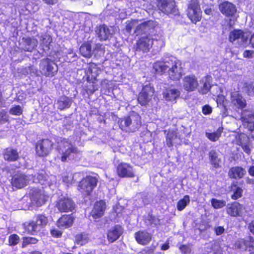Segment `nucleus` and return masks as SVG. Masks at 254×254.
<instances>
[{
  "instance_id": "nucleus-64",
  "label": "nucleus",
  "mask_w": 254,
  "mask_h": 254,
  "mask_svg": "<svg viewBox=\"0 0 254 254\" xmlns=\"http://www.w3.org/2000/svg\"><path fill=\"white\" fill-rule=\"evenodd\" d=\"M63 254H73L70 253H63Z\"/></svg>"
},
{
  "instance_id": "nucleus-11",
  "label": "nucleus",
  "mask_w": 254,
  "mask_h": 254,
  "mask_svg": "<svg viewBox=\"0 0 254 254\" xmlns=\"http://www.w3.org/2000/svg\"><path fill=\"white\" fill-rule=\"evenodd\" d=\"M152 44L153 41L148 35L140 37L136 42L134 50L135 52L147 53L152 47Z\"/></svg>"
},
{
  "instance_id": "nucleus-1",
  "label": "nucleus",
  "mask_w": 254,
  "mask_h": 254,
  "mask_svg": "<svg viewBox=\"0 0 254 254\" xmlns=\"http://www.w3.org/2000/svg\"><path fill=\"white\" fill-rule=\"evenodd\" d=\"M98 183V179L97 177L87 175L78 182L77 190L83 196H89L92 194Z\"/></svg>"
},
{
  "instance_id": "nucleus-49",
  "label": "nucleus",
  "mask_w": 254,
  "mask_h": 254,
  "mask_svg": "<svg viewBox=\"0 0 254 254\" xmlns=\"http://www.w3.org/2000/svg\"><path fill=\"white\" fill-rule=\"evenodd\" d=\"M179 250L183 254H190L191 252V248L190 245H181L179 247Z\"/></svg>"
},
{
  "instance_id": "nucleus-2",
  "label": "nucleus",
  "mask_w": 254,
  "mask_h": 254,
  "mask_svg": "<svg viewBox=\"0 0 254 254\" xmlns=\"http://www.w3.org/2000/svg\"><path fill=\"white\" fill-rule=\"evenodd\" d=\"M188 18L193 23L196 24L201 21L202 11L199 0H190L187 9Z\"/></svg>"
},
{
  "instance_id": "nucleus-47",
  "label": "nucleus",
  "mask_w": 254,
  "mask_h": 254,
  "mask_svg": "<svg viewBox=\"0 0 254 254\" xmlns=\"http://www.w3.org/2000/svg\"><path fill=\"white\" fill-rule=\"evenodd\" d=\"M138 22L137 19H131L129 21H127L126 22L125 26L126 30L127 32L130 33L131 31L132 28L135 26Z\"/></svg>"
},
{
  "instance_id": "nucleus-7",
  "label": "nucleus",
  "mask_w": 254,
  "mask_h": 254,
  "mask_svg": "<svg viewBox=\"0 0 254 254\" xmlns=\"http://www.w3.org/2000/svg\"><path fill=\"white\" fill-rule=\"evenodd\" d=\"M157 26V23L156 21L152 20H146L138 24L135 27L134 33L136 36L149 34L154 31Z\"/></svg>"
},
{
  "instance_id": "nucleus-9",
  "label": "nucleus",
  "mask_w": 254,
  "mask_h": 254,
  "mask_svg": "<svg viewBox=\"0 0 254 254\" xmlns=\"http://www.w3.org/2000/svg\"><path fill=\"white\" fill-rule=\"evenodd\" d=\"M76 205L73 200L68 197H63L60 198L56 203V207L61 213L73 211Z\"/></svg>"
},
{
  "instance_id": "nucleus-46",
  "label": "nucleus",
  "mask_w": 254,
  "mask_h": 254,
  "mask_svg": "<svg viewBox=\"0 0 254 254\" xmlns=\"http://www.w3.org/2000/svg\"><path fill=\"white\" fill-rule=\"evenodd\" d=\"M38 240L34 237H24L23 238V241L22 243V247L24 248L27 245L33 244H35L37 243Z\"/></svg>"
},
{
  "instance_id": "nucleus-25",
  "label": "nucleus",
  "mask_w": 254,
  "mask_h": 254,
  "mask_svg": "<svg viewBox=\"0 0 254 254\" xmlns=\"http://www.w3.org/2000/svg\"><path fill=\"white\" fill-rule=\"evenodd\" d=\"M231 102L237 106L238 109L243 110L247 107V104L246 99L239 92L231 93L230 95Z\"/></svg>"
},
{
  "instance_id": "nucleus-5",
  "label": "nucleus",
  "mask_w": 254,
  "mask_h": 254,
  "mask_svg": "<svg viewBox=\"0 0 254 254\" xmlns=\"http://www.w3.org/2000/svg\"><path fill=\"white\" fill-rule=\"evenodd\" d=\"M154 93V88L150 84L143 85L137 97L138 103L141 106H146L151 101Z\"/></svg>"
},
{
  "instance_id": "nucleus-56",
  "label": "nucleus",
  "mask_w": 254,
  "mask_h": 254,
  "mask_svg": "<svg viewBox=\"0 0 254 254\" xmlns=\"http://www.w3.org/2000/svg\"><path fill=\"white\" fill-rule=\"evenodd\" d=\"M243 150L248 154L251 153V149L248 145H245L243 146Z\"/></svg>"
},
{
  "instance_id": "nucleus-8",
  "label": "nucleus",
  "mask_w": 254,
  "mask_h": 254,
  "mask_svg": "<svg viewBox=\"0 0 254 254\" xmlns=\"http://www.w3.org/2000/svg\"><path fill=\"white\" fill-rule=\"evenodd\" d=\"M132 124H133V127L135 128H138L140 127L141 125V119L138 114H132L121 119L120 127L122 130H124L126 128L129 127Z\"/></svg>"
},
{
  "instance_id": "nucleus-60",
  "label": "nucleus",
  "mask_w": 254,
  "mask_h": 254,
  "mask_svg": "<svg viewBox=\"0 0 254 254\" xmlns=\"http://www.w3.org/2000/svg\"><path fill=\"white\" fill-rule=\"evenodd\" d=\"M24 41L27 45L30 46L32 43V38L27 37L24 39Z\"/></svg>"
},
{
  "instance_id": "nucleus-23",
  "label": "nucleus",
  "mask_w": 254,
  "mask_h": 254,
  "mask_svg": "<svg viewBox=\"0 0 254 254\" xmlns=\"http://www.w3.org/2000/svg\"><path fill=\"white\" fill-rule=\"evenodd\" d=\"M2 157L4 161L7 162H13L17 161L19 158V153L17 150L12 147H7L2 152Z\"/></svg>"
},
{
  "instance_id": "nucleus-59",
  "label": "nucleus",
  "mask_w": 254,
  "mask_h": 254,
  "mask_svg": "<svg viewBox=\"0 0 254 254\" xmlns=\"http://www.w3.org/2000/svg\"><path fill=\"white\" fill-rule=\"evenodd\" d=\"M204 13L207 15H211L212 13V8L207 7L204 10Z\"/></svg>"
},
{
  "instance_id": "nucleus-6",
  "label": "nucleus",
  "mask_w": 254,
  "mask_h": 254,
  "mask_svg": "<svg viewBox=\"0 0 254 254\" xmlns=\"http://www.w3.org/2000/svg\"><path fill=\"white\" fill-rule=\"evenodd\" d=\"M40 69L43 75L50 77H52L56 75L58 71L57 64L48 58L42 60L40 64Z\"/></svg>"
},
{
  "instance_id": "nucleus-38",
  "label": "nucleus",
  "mask_w": 254,
  "mask_h": 254,
  "mask_svg": "<svg viewBox=\"0 0 254 254\" xmlns=\"http://www.w3.org/2000/svg\"><path fill=\"white\" fill-rule=\"evenodd\" d=\"M223 130V127H218L216 131L213 132H207L206 133V136L211 141H216L221 137Z\"/></svg>"
},
{
  "instance_id": "nucleus-36",
  "label": "nucleus",
  "mask_w": 254,
  "mask_h": 254,
  "mask_svg": "<svg viewBox=\"0 0 254 254\" xmlns=\"http://www.w3.org/2000/svg\"><path fill=\"white\" fill-rule=\"evenodd\" d=\"M211 78L210 76H205V79L203 83L202 86L199 90V92L201 94H206L211 90L212 87Z\"/></svg>"
},
{
  "instance_id": "nucleus-50",
  "label": "nucleus",
  "mask_w": 254,
  "mask_h": 254,
  "mask_svg": "<svg viewBox=\"0 0 254 254\" xmlns=\"http://www.w3.org/2000/svg\"><path fill=\"white\" fill-rule=\"evenodd\" d=\"M212 112V108L209 105H205L202 108V112L205 115H209Z\"/></svg>"
},
{
  "instance_id": "nucleus-62",
  "label": "nucleus",
  "mask_w": 254,
  "mask_h": 254,
  "mask_svg": "<svg viewBox=\"0 0 254 254\" xmlns=\"http://www.w3.org/2000/svg\"><path fill=\"white\" fill-rule=\"evenodd\" d=\"M46 38H48V40H49V42L48 44V45H49L52 42V38L50 36H46L45 38H43V41H44L46 39ZM44 42L43 41V43H44Z\"/></svg>"
},
{
  "instance_id": "nucleus-39",
  "label": "nucleus",
  "mask_w": 254,
  "mask_h": 254,
  "mask_svg": "<svg viewBox=\"0 0 254 254\" xmlns=\"http://www.w3.org/2000/svg\"><path fill=\"white\" fill-rule=\"evenodd\" d=\"M81 55L86 58L89 57L91 55V46L88 42L83 43L79 49Z\"/></svg>"
},
{
  "instance_id": "nucleus-4",
  "label": "nucleus",
  "mask_w": 254,
  "mask_h": 254,
  "mask_svg": "<svg viewBox=\"0 0 254 254\" xmlns=\"http://www.w3.org/2000/svg\"><path fill=\"white\" fill-rule=\"evenodd\" d=\"M54 145V142L49 138L39 139L35 144L36 153L39 157H46L51 153Z\"/></svg>"
},
{
  "instance_id": "nucleus-16",
  "label": "nucleus",
  "mask_w": 254,
  "mask_h": 254,
  "mask_svg": "<svg viewBox=\"0 0 254 254\" xmlns=\"http://www.w3.org/2000/svg\"><path fill=\"white\" fill-rule=\"evenodd\" d=\"M158 7L162 12L169 14L176 12V3L174 0H156Z\"/></svg>"
},
{
  "instance_id": "nucleus-29",
  "label": "nucleus",
  "mask_w": 254,
  "mask_h": 254,
  "mask_svg": "<svg viewBox=\"0 0 254 254\" xmlns=\"http://www.w3.org/2000/svg\"><path fill=\"white\" fill-rule=\"evenodd\" d=\"M87 83L84 87V90L88 95H92L98 89L97 84L98 79H89L85 78Z\"/></svg>"
},
{
  "instance_id": "nucleus-61",
  "label": "nucleus",
  "mask_w": 254,
  "mask_h": 254,
  "mask_svg": "<svg viewBox=\"0 0 254 254\" xmlns=\"http://www.w3.org/2000/svg\"><path fill=\"white\" fill-rule=\"evenodd\" d=\"M169 248V245L168 243H165L161 246V249L162 250H167Z\"/></svg>"
},
{
  "instance_id": "nucleus-43",
  "label": "nucleus",
  "mask_w": 254,
  "mask_h": 254,
  "mask_svg": "<svg viewBox=\"0 0 254 254\" xmlns=\"http://www.w3.org/2000/svg\"><path fill=\"white\" fill-rule=\"evenodd\" d=\"M241 120L244 123L253 124V128L251 130L254 129V112L251 113L246 116L241 117Z\"/></svg>"
},
{
  "instance_id": "nucleus-21",
  "label": "nucleus",
  "mask_w": 254,
  "mask_h": 254,
  "mask_svg": "<svg viewBox=\"0 0 254 254\" xmlns=\"http://www.w3.org/2000/svg\"><path fill=\"white\" fill-rule=\"evenodd\" d=\"M47 196L44 191L40 190H33L31 195V200L38 207L44 205L47 201Z\"/></svg>"
},
{
  "instance_id": "nucleus-53",
  "label": "nucleus",
  "mask_w": 254,
  "mask_h": 254,
  "mask_svg": "<svg viewBox=\"0 0 254 254\" xmlns=\"http://www.w3.org/2000/svg\"><path fill=\"white\" fill-rule=\"evenodd\" d=\"M166 144L168 147H171L173 146V136H169L168 134L167 135Z\"/></svg>"
},
{
  "instance_id": "nucleus-54",
  "label": "nucleus",
  "mask_w": 254,
  "mask_h": 254,
  "mask_svg": "<svg viewBox=\"0 0 254 254\" xmlns=\"http://www.w3.org/2000/svg\"><path fill=\"white\" fill-rule=\"evenodd\" d=\"M250 231L254 235V220H252L248 226Z\"/></svg>"
},
{
  "instance_id": "nucleus-24",
  "label": "nucleus",
  "mask_w": 254,
  "mask_h": 254,
  "mask_svg": "<svg viewBox=\"0 0 254 254\" xmlns=\"http://www.w3.org/2000/svg\"><path fill=\"white\" fill-rule=\"evenodd\" d=\"M134 238L138 244L143 246L148 244L152 239L151 234L145 230H139L135 232Z\"/></svg>"
},
{
  "instance_id": "nucleus-51",
  "label": "nucleus",
  "mask_w": 254,
  "mask_h": 254,
  "mask_svg": "<svg viewBox=\"0 0 254 254\" xmlns=\"http://www.w3.org/2000/svg\"><path fill=\"white\" fill-rule=\"evenodd\" d=\"M225 229L223 226H217L214 228V232L217 236H219L224 233Z\"/></svg>"
},
{
  "instance_id": "nucleus-52",
  "label": "nucleus",
  "mask_w": 254,
  "mask_h": 254,
  "mask_svg": "<svg viewBox=\"0 0 254 254\" xmlns=\"http://www.w3.org/2000/svg\"><path fill=\"white\" fill-rule=\"evenodd\" d=\"M254 53V51L250 50H245L243 54V57L245 58H250L252 55Z\"/></svg>"
},
{
  "instance_id": "nucleus-33",
  "label": "nucleus",
  "mask_w": 254,
  "mask_h": 254,
  "mask_svg": "<svg viewBox=\"0 0 254 254\" xmlns=\"http://www.w3.org/2000/svg\"><path fill=\"white\" fill-rule=\"evenodd\" d=\"M180 95V91L177 89H167L163 93L164 97L166 100L174 101Z\"/></svg>"
},
{
  "instance_id": "nucleus-19",
  "label": "nucleus",
  "mask_w": 254,
  "mask_h": 254,
  "mask_svg": "<svg viewBox=\"0 0 254 254\" xmlns=\"http://www.w3.org/2000/svg\"><path fill=\"white\" fill-rule=\"evenodd\" d=\"M28 183V179L24 174L17 173L14 174L11 179V184L18 189L25 187Z\"/></svg>"
},
{
  "instance_id": "nucleus-37",
  "label": "nucleus",
  "mask_w": 254,
  "mask_h": 254,
  "mask_svg": "<svg viewBox=\"0 0 254 254\" xmlns=\"http://www.w3.org/2000/svg\"><path fill=\"white\" fill-rule=\"evenodd\" d=\"M74 238V243L78 245L83 246L89 242L88 235L84 233H78Z\"/></svg>"
},
{
  "instance_id": "nucleus-32",
  "label": "nucleus",
  "mask_w": 254,
  "mask_h": 254,
  "mask_svg": "<svg viewBox=\"0 0 254 254\" xmlns=\"http://www.w3.org/2000/svg\"><path fill=\"white\" fill-rule=\"evenodd\" d=\"M244 37L245 32L243 30L240 29H236L230 32L228 39L231 43H233L236 40L243 39Z\"/></svg>"
},
{
  "instance_id": "nucleus-18",
  "label": "nucleus",
  "mask_w": 254,
  "mask_h": 254,
  "mask_svg": "<svg viewBox=\"0 0 254 254\" xmlns=\"http://www.w3.org/2000/svg\"><path fill=\"white\" fill-rule=\"evenodd\" d=\"M74 220L75 217L72 213L63 214L58 219L56 225L59 228L68 229L73 225Z\"/></svg>"
},
{
  "instance_id": "nucleus-45",
  "label": "nucleus",
  "mask_w": 254,
  "mask_h": 254,
  "mask_svg": "<svg viewBox=\"0 0 254 254\" xmlns=\"http://www.w3.org/2000/svg\"><path fill=\"white\" fill-rule=\"evenodd\" d=\"M19 241V237L17 234H11L8 237V244L9 246H15L18 244Z\"/></svg>"
},
{
  "instance_id": "nucleus-41",
  "label": "nucleus",
  "mask_w": 254,
  "mask_h": 254,
  "mask_svg": "<svg viewBox=\"0 0 254 254\" xmlns=\"http://www.w3.org/2000/svg\"><path fill=\"white\" fill-rule=\"evenodd\" d=\"M210 202L212 207L215 209H218L226 206V202L223 199H217L212 198L210 200Z\"/></svg>"
},
{
  "instance_id": "nucleus-15",
  "label": "nucleus",
  "mask_w": 254,
  "mask_h": 254,
  "mask_svg": "<svg viewBox=\"0 0 254 254\" xmlns=\"http://www.w3.org/2000/svg\"><path fill=\"white\" fill-rule=\"evenodd\" d=\"M106 203L104 200H99L95 202L93 207L90 212V215L96 220L102 217L105 213Z\"/></svg>"
},
{
  "instance_id": "nucleus-58",
  "label": "nucleus",
  "mask_w": 254,
  "mask_h": 254,
  "mask_svg": "<svg viewBox=\"0 0 254 254\" xmlns=\"http://www.w3.org/2000/svg\"><path fill=\"white\" fill-rule=\"evenodd\" d=\"M250 44L252 47L254 48V33L251 36L250 38Z\"/></svg>"
},
{
  "instance_id": "nucleus-57",
  "label": "nucleus",
  "mask_w": 254,
  "mask_h": 254,
  "mask_svg": "<svg viewBox=\"0 0 254 254\" xmlns=\"http://www.w3.org/2000/svg\"><path fill=\"white\" fill-rule=\"evenodd\" d=\"M248 172L250 176L254 177V166H251L249 167Z\"/></svg>"
},
{
  "instance_id": "nucleus-35",
  "label": "nucleus",
  "mask_w": 254,
  "mask_h": 254,
  "mask_svg": "<svg viewBox=\"0 0 254 254\" xmlns=\"http://www.w3.org/2000/svg\"><path fill=\"white\" fill-rule=\"evenodd\" d=\"M58 109L62 111L70 107L71 100L67 96H63L58 101Z\"/></svg>"
},
{
  "instance_id": "nucleus-26",
  "label": "nucleus",
  "mask_w": 254,
  "mask_h": 254,
  "mask_svg": "<svg viewBox=\"0 0 254 254\" xmlns=\"http://www.w3.org/2000/svg\"><path fill=\"white\" fill-rule=\"evenodd\" d=\"M100 69L97 67L96 64L94 63H90L87 67L85 68V77L89 79H97V76L99 75Z\"/></svg>"
},
{
  "instance_id": "nucleus-27",
  "label": "nucleus",
  "mask_w": 254,
  "mask_h": 254,
  "mask_svg": "<svg viewBox=\"0 0 254 254\" xmlns=\"http://www.w3.org/2000/svg\"><path fill=\"white\" fill-rule=\"evenodd\" d=\"M246 174L245 169L241 166H234L230 168L228 175L230 179H242Z\"/></svg>"
},
{
  "instance_id": "nucleus-12",
  "label": "nucleus",
  "mask_w": 254,
  "mask_h": 254,
  "mask_svg": "<svg viewBox=\"0 0 254 254\" xmlns=\"http://www.w3.org/2000/svg\"><path fill=\"white\" fill-rule=\"evenodd\" d=\"M244 210L243 204L237 201L228 203L226 206V213L232 217H242Z\"/></svg>"
},
{
  "instance_id": "nucleus-48",
  "label": "nucleus",
  "mask_w": 254,
  "mask_h": 254,
  "mask_svg": "<svg viewBox=\"0 0 254 254\" xmlns=\"http://www.w3.org/2000/svg\"><path fill=\"white\" fill-rule=\"evenodd\" d=\"M50 234L54 238H60L63 235V232L57 228H53L50 230Z\"/></svg>"
},
{
  "instance_id": "nucleus-3",
  "label": "nucleus",
  "mask_w": 254,
  "mask_h": 254,
  "mask_svg": "<svg viewBox=\"0 0 254 254\" xmlns=\"http://www.w3.org/2000/svg\"><path fill=\"white\" fill-rule=\"evenodd\" d=\"M167 74L168 79L173 81H179L183 75V68L182 63L179 60L173 59L170 63Z\"/></svg>"
},
{
  "instance_id": "nucleus-31",
  "label": "nucleus",
  "mask_w": 254,
  "mask_h": 254,
  "mask_svg": "<svg viewBox=\"0 0 254 254\" xmlns=\"http://www.w3.org/2000/svg\"><path fill=\"white\" fill-rule=\"evenodd\" d=\"M208 156L210 164L214 168L217 169L221 167V159L218 157V153L215 150H210Z\"/></svg>"
},
{
  "instance_id": "nucleus-40",
  "label": "nucleus",
  "mask_w": 254,
  "mask_h": 254,
  "mask_svg": "<svg viewBox=\"0 0 254 254\" xmlns=\"http://www.w3.org/2000/svg\"><path fill=\"white\" fill-rule=\"evenodd\" d=\"M77 152V149L76 147L73 145H70L68 147L64 152L63 153L61 156V160L62 162H65L67 158L71 154L76 153Z\"/></svg>"
},
{
  "instance_id": "nucleus-30",
  "label": "nucleus",
  "mask_w": 254,
  "mask_h": 254,
  "mask_svg": "<svg viewBox=\"0 0 254 254\" xmlns=\"http://www.w3.org/2000/svg\"><path fill=\"white\" fill-rule=\"evenodd\" d=\"M96 32L100 40H107L110 35V29L105 24L99 25L96 30Z\"/></svg>"
},
{
  "instance_id": "nucleus-28",
  "label": "nucleus",
  "mask_w": 254,
  "mask_h": 254,
  "mask_svg": "<svg viewBox=\"0 0 254 254\" xmlns=\"http://www.w3.org/2000/svg\"><path fill=\"white\" fill-rule=\"evenodd\" d=\"M229 190L232 192L231 195V198L232 200H238L243 195V190L238 185L237 182H232L229 187Z\"/></svg>"
},
{
  "instance_id": "nucleus-63",
  "label": "nucleus",
  "mask_w": 254,
  "mask_h": 254,
  "mask_svg": "<svg viewBox=\"0 0 254 254\" xmlns=\"http://www.w3.org/2000/svg\"><path fill=\"white\" fill-rule=\"evenodd\" d=\"M31 254H42L38 252H35L32 253Z\"/></svg>"
},
{
  "instance_id": "nucleus-14",
  "label": "nucleus",
  "mask_w": 254,
  "mask_h": 254,
  "mask_svg": "<svg viewBox=\"0 0 254 254\" xmlns=\"http://www.w3.org/2000/svg\"><path fill=\"white\" fill-rule=\"evenodd\" d=\"M35 220L30 221L29 225L31 227L32 231L37 232L40 231V228L45 227L48 223V218L43 214H39L35 215Z\"/></svg>"
},
{
  "instance_id": "nucleus-34",
  "label": "nucleus",
  "mask_w": 254,
  "mask_h": 254,
  "mask_svg": "<svg viewBox=\"0 0 254 254\" xmlns=\"http://www.w3.org/2000/svg\"><path fill=\"white\" fill-rule=\"evenodd\" d=\"M241 247H243L246 250L252 251L254 249V238L252 236H249L247 239L242 240L240 244Z\"/></svg>"
},
{
  "instance_id": "nucleus-10",
  "label": "nucleus",
  "mask_w": 254,
  "mask_h": 254,
  "mask_svg": "<svg viewBox=\"0 0 254 254\" xmlns=\"http://www.w3.org/2000/svg\"><path fill=\"white\" fill-rule=\"evenodd\" d=\"M183 88L188 92L196 90L199 87V82L197 76L194 74H189L183 78Z\"/></svg>"
},
{
  "instance_id": "nucleus-13",
  "label": "nucleus",
  "mask_w": 254,
  "mask_h": 254,
  "mask_svg": "<svg viewBox=\"0 0 254 254\" xmlns=\"http://www.w3.org/2000/svg\"><path fill=\"white\" fill-rule=\"evenodd\" d=\"M116 172L120 178H132L135 176L133 167L125 162H121L118 165Z\"/></svg>"
},
{
  "instance_id": "nucleus-42",
  "label": "nucleus",
  "mask_w": 254,
  "mask_h": 254,
  "mask_svg": "<svg viewBox=\"0 0 254 254\" xmlns=\"http://www.w3.org/2000/svg\"><path fill=\"white\" fill-rule=\"evenodd\" d=\"M190 201V196L188 195H185L183 198L180 199L177 204L178 210L182 211Z\"/></svg>"
},
{
  "instance_id": "nucleus-55",
  "label": "nucleus",
  "mask_w": 254,
  "mask_h": 254,
  "mask_svg": "<svg viewBox=\"0 0 254 254\" xmlns=\"http://www.w3.org/2000/svg\"><path fill=\"white\" fill-rule=\"evenodd\" d=\"M45 3L49 5H53L56 3L58 0H42Z\"/></svg>"
},
{
  "instance_id": "nucleus-20",
  "label": "nucleus",
  "mask_w": 254,
  "mask_h": 254,
  "mask_svg": "<svg viewBox=\"0 0 254 254\" xmlns=\"http://www.w3.org/2000/svg\"><path fill=\"white\" fill-rule=\"evenodd\" d=\"M173 59H169L166 61H157L154 63L153 69L156 74L163 75L167 73Z\"/></svg>"
},
{
  "instance_id": "nucleus-17",
  "label": "nucleus",
  "mask_w": 254,
  "mask_h": 254,
  "mask_svg": "<svg viewBox=\"0 0 254 254\" xmlns=\"http://www.w3.org/2000/svg\"><path fill=\"white\" fill-rule=\"evenodd\" d=\"M218 8L221 13L227 17H233L237 12L235 5L228 1H224L220 3Z\"/></svg>"
},
{
  "instance_id": "nucleus-44",
  "label": "nucleus",
  "mask_w": 254,
  "mask_h": 254,
  "mask_svg": "<svg viewBox=\"0 0 254 254\" xmlns=\"http://www.w3.org/2000/svg\"><path fill=\"white\" fill-rule=\"evenodd\" d=\"M9 113L13 115L20 116L22 114L23 109L20 105H15L10 109Z\"/></svg>"
},
{
  "instance_id": "nucleus-22",
  "label": "nucleus",
  "mask_w": 254,
  "mask_h": 254,
  "mask_svg": "<svg viewBox=\"0 0 254 254\" xmlns=\"http://www.w3.org/2000/svg\"><path fill=\"white\" fill-rule=\"evenodd\" d=\"M124 232L123 227L119 224L115 225L107 233L108 241L110 243H113L118 240Z\"/></svg>"
}]
</instances>
